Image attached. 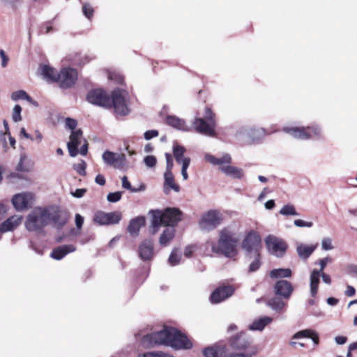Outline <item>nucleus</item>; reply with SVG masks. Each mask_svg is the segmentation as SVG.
Returning a JSON list of instances; mask_svg holds the SVG:
<instances>
[{
  "mask_svg": "<svg viewBox=\"0 0 357 357\" xmlns=\"http://www.w3.org/2000/svg\"><path fill=\"white\" fill-rule=\"evenodd\" d=\"M257 354V348L251 347L249 350L245 353H239L231 354L228 357H252Z\"/></svg>",
  "mask_w": 357,
  "mask_h": 357,
  "instance_id": "obj_41",
  "label": "nucleus"
},
{
  "mask_svg": "<svg viewBox=\"0 0 357 357\" xmlns=\"http://www.w3.org/2000/svg\"><path fill=\"white\" fill-rule=\"evenodd\" d=\"M167 123L178 130L183 131H189L190 128L186 124L185 121L176 116H168L166 119Z\"/></svg>",
  "mask_w": 357,
  "mask_h": 357,
  "instance_id": "obj_26",
  "label": "nucleus"
},
{
  "mask_svg": "<svg viewBox=\"0 0 357 357\" xmlns=\"http://www.w3.org/2000/svg\"><path fill=\"white\" fill-rule=\"evenodd\" d=\"M47 211L49 213V223L52 222L54 227L60 229L68 222V215L61 211L58 207L47 206Z\"/></svg>",
  "mask_w": 357,
  "mask_h": 357,
  "instance_id": "obj_13",
  "label": "nucleus"
},
{
  "mask_svg": "<svg viewBox=\"0 0 357 357\" xmlns=\"http://www.w3.org/2000/svg\"><path fill=\"white\" fill-rule=\"evenodd\" d=\"M222 220V215L219 211L211 210L202 215L199 225L202 230L209 231L220 225Z\"/></svg>",
  "mask_w": 357,
  "mask_h": 357,
  "instance_id": "obj_7",
  "label": "nucleus"
},
{
  "mask_svg": "<svg viewBox=\"0 0 357 357\" xmlns=\"http://www.w3.org/2000/svg\"><path fill=\"white\" fill-rule=\"evenodd\" d=\"M181 255L176 248H174L169 257L168 261L171 266H176L180 262Z\"/></svg>",
  "mask_w": 357,
  "mask_h": 357,
  "instance_id": "obj_39",
  "label": "nucleus"
},
{
  "mask_svg": "<svg viewBox=\"0 0 357 357\" xmlns=\"http://www.w3.org/2000/svg\"><path fill=\"white\" fill-rule=\"evenodd\" d=\"M82 10H83L84 15L88 19H90L93 16V9L89 4H84L82 7Z\"/></svg>",
  "mask_w": 357,
  "mask_h": 357,
  "instance_id": "obj_52",
  "label": "nucleus"
},
{
  "mask_svg": "<svg viewBox=\"0 0 357 357\" xmlns=\"http://www.w3.org/2000/svg\"><path fill=\"white\" fill-rule=\"evenodd\" d=\"M0 56L1 59V66L5 68L8 64L9 59L3 50H0Z\"/></svg>",
  "mask_w": 357,
  "mask_h": 357,
  "instance_id": "obj_58",
  "label": "nucleus"
},
{
  "mask_svg": "<svg viewBox=\"0 0 357 357\" xmlns=\"http://www.w3.org/2000/svg\"><path fill=\"white\" fill-rule=\"evenodd\" d=\"M102 158L107 165L112 166L116 169L123 170L128 167L126 157L123 153L105 151L102 155Z\"/></svg>",
  "mask_w": 357,
  "mask_h": 357,
  "instance_id": "obj_9",
  "label": "nucleus"
},
{
  "mask_svg": "<svg viewBox=\"0 0 357 357\" xmlns=\"http://www.w3.org/2000/svg\"><path fill=\"white\" fill-rule=\"evenodd\" d=\"M239 135H247L252 142H255L264 137L267 133L263 128H245L241 130Z\"/></svg>",
  "mask_w": 357,
  "mask_h": 357,
  "instance_id": "obj_25",
  "label": "nucleus"
},
{
  "mask_svg": "<svg viewBox=\"0 0 357 357\" xmlns=\"http://www.w3.org/2000/svg\"><path fill=\"white\" fill-rule=\"evenodd\" d=\"M57 75V82L64 89L71 87L77 79V73L73 68H63Z\"/></svg>",
  "mask_w": 357,
  "mask_h": 357,
  "instance_id": "obj_15",
  "label": "nucleus"
},
{
  "mask_svg": "<svg viewBox=\"0 0 357 357\" xmlns=\"http://www.w3.org/2000/svg\"><path fill=\"white\" fill-rule=\"evenodd\" d=\"M195 250V245H188L185 249L184 255L186 257H191L192 252Z\"/></svg>",
  "mask_w": 357,
  "mask_h": 357,
  "instance_id": "obj_63",
  "label": "nucleus"
},
{
  "mask_svg": "<svg viewBox=\"0 0 357 357\" xmlns=\"http://www.w3.org/2000/svg\"><path fill=\"white\" fill-rule=\"evenodd\" d=\"M40 70L42 75L47 81L57 82V75L59 73L55 69L45 65L41 66Z\"/></svg>",
  "mask_w": 357,
  "mask_h": 357,
  "instance_id": "obj_31",
  "label": "nucleus"
},
{
  "mask_svg": "<svg viewBox=\"0 0 357 357\" xmlns=\"http://www.w3.org/2000/svg\"><path fill=\"white\" fill-rule=\"evenodd\" d=\"M273 319L270 317H262L254 320V321L249 326V329L251 331H261L264 328L270 324Z\"/></svg>",
  "mask_w": 357,
  "mask_h": 357,
  "instance_id": "obj_30",
  "label": "nucleus"
},
{
  "mask_svg": "<svg viewBox=\"0 0 357 357\" xmlns=\"http://www.w3.org/2000/svg\"><path fill=\"white\" fill-rule=\"evenodd\" d=\"M22 107L19 105H15L13 110V114H12V119L13 121L15 122H19L22 120Z\"/></svg>",
  "mask_w": 357,
  "mask_h": 357,
  "instance_id": "obj_43",
  "label": "nucleus"
},
{
  "mask_svg": "<svg viewBox=\"0 0 357 357\" xmlns=\"http://www.w3.org/2000/svg\"><path fill=\"white\" fill-rule=\"evenodd\" d=\"M76 248L73 245H63L59 246L56 248H54L50 256L52 258L56 259V260H61L63 259L66 255L70 252H73L75 251Z\"/></svg>",
  "mask_w": 357,
  "mask_h": 357,
  "instance_id": "obj_24",
  "label": "nucleus"
},
{
  "mask_svg": "<svg viewBox=\"0 0 357 357\" xmlns=\"http://www.w3.org/2000/svg\"><path fill=\"white\" fill-rule=\"evenodd\" d=\"M261 247V236L257 231L253 230H251L245 235L241 243L242 249L248 253L252 252L259 253Z\"/></svg>",
  "mask_w": 357,
  "mask_h": 357,
  "instance_id": "obj_11",
  "label": "nucleus"
},
{
  "mask_svg": "<svg viewBox=\"0 0 357 357\" xmlns=\"http://www.w3.org/2000/svg\"><path fill=\"white\" fill-rule=\"evenodd\" d=\"M347 272L353 275L354 277L357 278V265L351 264L347 267Z\"/></svg>",
  "mask_w": 357,
  "mask_h": 357,
  "instance_id": "obj_59",
  "label": "nucleus"
},
{
  "mask_svg": "<svg viewBox=\"0 0 357 357\" xmlns=\"http://www.w3.org/2000/svg\"><path fill=\"white\" fill-rule=\"evenodd\" d=\"M250 342V338L242 332L231 339V345L235 349L245 350L248 348Z\"/></svg>",
  "mask_w": 357,
  "mask_h": 357,
  "instance_id": "obj_22",
  "label": "nucleus"
},
{
  "mask_svg": "<svg viewBox=\"0 0 357 357\" xmlns=\"http://www.w3.org/2000/svg\"><path fill=\"white\" fill-rule=\"evenodd\" d=\"M321 248L324 250H331L333 248L332 241L330 238H324L321 241Z\"/></svg>",
  "mask_w": 357,
  "mask_h": 357,
  "instance_id": "obj_50",
  "label": "nucleus"
},
{
  "mask_svg": "<svg viewBox=\"0 0 357 357\" xmlns=\"http://www.w3.org/2000/svg\"><path fill=\"white\" fill-rule=\"evenodd\" d=\"M128 93L126 91L116 89L112 93L111 104H113L116 113L119 115H127L130 110L127 105Z\"/></svg>",
  "mask_w": 357,
  "mask_h": 357,
  "instance_id": "obj_8",
  "label": "nucleus"
},
{
  "mask_svg": "<svg viewBox=\"0 0 357 357\" xmlns=\"http://www.w3.org/2000/svg\"><path fill=\"white\" fill-rule=\"evenodd\" d=\"M109 79L114 80L118 83H122L123 80V77L121 75L116 74L114 73L109 74Z\"/></svg>",
  "mask_w": 357,
  "mask_h": 357,
  "instance_id": "obj_60",
  "label": "nucleus"
},
{
  "mask_svg": "<svg viewBox=\"0 0 357 357\" xmlns=\"http://www.w3.org/2000/svg\"><path fill=\"white\" fill-rule=\"evenodd\" d=\"M333 261L332 258L329 257H326L325 258L321 259L319 260L318 264L320 266L319 270L318 271H320L321 273L324 272V270L325 269L326 265L328 263H331Z\"/></svg>",
  "mask_w": 357,
  "mask_h": 357,
  "instance_id": "obj_48",
  "label": "nucleus"
},
{
  "mask_svg": "<svg viewBox=\"0 0 357 357\" xmlns=\"http://www.w3.org/2000/svg\"><path fill=\"white\" fill-rule=\"evenodd\" d=\"M321 277V272L317 269H314L310 276V294L312 297H315L318 292L319 278Z\"/></svg>",
  "mask_w": 357,
  "mask_h": 357,
  "instance_id": "obj_27",
  "label": "nucleus"
},
{
  "mask_svg": "<svg viewBox=\"0 0 357 357\" xmlns=\"http://www.w3.org/2000/svg\"><path fill=\"white\" fill-rule=\"evenodd\" d=\"M34 195L31 192H22L13 196L12 204L19 211L28 208L32 204Z\"/></svg>",
  "mask_w": 357,
  "mask_h": 357,
  "instance_id": "obj_16",
  "label": "nucleus"
},
{
  "mask_svg": "<svg viewBox=\"0 0 357 357\" xmlns=\"http://www.w3.org/2000/svg\"><path fill=\"white\" fill-rule=\"evenodd\" d=\"M205 159L212 165H219L220 169L227 176L236 178H241L243 176V172L241 169L229 165L231 162V158L228 153L224 154L220 158L210 154H206Z\"/></svg>",
  "mask_w": 357,
  "mask_h": 357,
  "instance_id": "obj_6",
  "label": "nucleus"
},
{
  "mask_svg": "<svg viewBox=\"0 0 357 357\" xmlns=\"http://www.w3.org/2000/svg\"><path fill=\"white\" fill-rule=\"evenodd\" d=\"M165 158L167 162V169L165 172H172V169L173 167V160L172 158V155L170 153H165Z\"/></svg>",
  "mask_w": 357,
  "mask_h": 357,
  "instance_id": "obj_54",
  "label": "nucleus"
},
{
  "mask_svg": "<svg viewBox=\"0 0 357 357\" xmlns=\"http://www.w3.org/2000/svg\"><path fill=\"white\" fill-rule=\"evenodd\" d=\"M280 214L282 215H293V216H297L299 214L296 211L294 206L291 204H287L284 205L282 207V208L280 211Z\"/></svg>",
  "mask_w": 357,
  "mask_h": 357,
  "instance_id": "obj_38",
  "label": "nucleus"
},
{
  "mask_svg": "<svg viewBox=\"0 0 357 357\" xmlns=\"http://www.w3.org/2000/svg\"><path fill=\"white\" fill-rule=\"evenodd\" d=\"M152 233L155 234L161 225L174 227L182 219V212L177 208H167L164 211H151Z\"/></svg>",
  "mask_w": 357,
  "mask_h": 357,
  "instance_id": "obj_3",
  "label": "nucleus"
},
{
  "mask_svg": "<svg viewBox=\"0 0 357 357\" xmlns=\"http://www.w3.org/2000/svg\"><path fill=\"white\" fill-rule=\"evenodd\" d=\"M194 130L201 134L208 137L215 136V114L208 107L205 109L204 117H196L192 121Z\"/></svg>",
  "mask_w": 357,
  "mask_h": 357,
  "instance_id": "obj_5",
  "label": "nucleus"
},
{
  "mask_svg": "<svg viewBox=\"0 0 357 357\" xmlns=\"http://www.w3.org/2000/svg\"><path fill=\"white\" fill-rule=\"evenodd\" d=\"M47 206L36 207L27 215L24 223L29 231L41 232L49 224Z\"/></svg>",
  "mask_w": 357,
  "mask_h": 357,
  "instance_id": "obj_4",
  "label": "nucleus"
},
{
  "mask_svg": "<svg viewBox=\"0 0 357 357\" xmlns=\"http://www.w3.org/2000/svg\"><path fill=\"white\" fill-rule=\"evenodd\" d=\"M75 169L77 171V173H79L80 175L84 176L86 175V163L84 162H82L79 164H77L75 167Z\"/></svg>",
  "mask_w": 357,
  "mask_h": 357,
  "instance_id": "obj_55",
  "label": "nucleus"
},
{
  "mask_svg": "<svg viewBox=\"0 0 357 357\" xmlns=\"http://www.w3.org/2000/svg\"><path fill=\"white\" fill-rule=\"evenodd\" d=\"M203 354L205 357H216L218 355L216 349H215L213 347H207L206 348Z\"/></svg>",
  "mask_w": 357,
  "mask_h": 357,
  "instance_id": "obj_53",
  "label": "nucleus"
},
{
  "mask_svg": "<svg viewBox=\"0 0 357 357\" xmlns=\"http://www.w3.org/2000/svg\"><path fill=\"white\" fill-rule=\"evenodd\" d=\"M83 223H84L83 217L81 215H79V213H77L75 215V225H76L77 228L81 229Z\"/></svg>",
  "mask_w": 357,
  "mask_h": 357,
  "instance_id": "obj_61",
  "label": "nucleus"
},
{
  "mask_svg": "<svg viewBox=\"0 0 357 357\" xmlns=\"http://www.w3.org/2000/svg\"><path fill=\"white\" fill-rule=\"evenodd\" d=\"M292 271L290 268H275L273 269L269 275L273 279L291 278Z\"/></svg>",
  "mask_w": 357,
  "mask_h": 357,
  "instance_id": "obj_34",
  "label": "nucleus"
},
{
  "mask_svg": "<svg viewBox=\"0 0 357 357\" xmlns=\"http://www.w3.org/2000/svg\"><path fill=\"white\" fill-rule=\"evenodd\" d=\"M142 345L146 348L153 347L157 344L169 346L172 348L190 349L192 344L188 337L174 328L165 327L163 330L144 335Z\"/></svg>",
  "mask_w": 357,
  "mask_h": 357,
  "instance_id": "obj_2",
  "label": "nucleus"
},
{
  "mask_svg": "<svg viewBox=\"0 0 357 357\" xmlns=\"http://www.w3.org/2000/svg\"><path fill=\"white\" fill-rule=\"evenodd\" d=\"M164 178V192L165 194H168L170 190H173L176 192H179L180 188L175 183L174 178L172 172H165Z\"/></svg>",
  "mask_w": 357,
  "mask_h": 357,
  "instance_id": "obj_28",
  "label": "nucleus"
},
{
  "mask_svg": "<svg viewBox=\"0 0 357 357\" xmlns=\"http://www.w3.org/2000/svg\"><path fill=\"white\" fill-rule=\"evenodd\" d=\"M158 351L157 352H146L144 354H139L138 357H158Z\"/></svg>",
  "mask_w": 357,
  "mask_h": 357,
  "instance_id": "obj_64",
  "label": "nucleus"
},
{
  "mask_svg": "<svg viewBox=\"0 0 357 357\" xmlns=\"http://www.w3.org/2000/svg\"><path fill=\"white\" fill-rule=\"evenodd\" d=\"M265 242L268 251L278 257H282L287 250L286 243L282 239L274 236H267Z\"/></svg>",
  "mask_w": 357,
  "mask_h": 357,
  "instance_id": "obj_12",
  "label": "nucleus"
},
{
  "mask_svg": "<svg viewBox=\"0 0 357 357\" xmlns=\"http://www.w3.org/2000/svg\"><path fill=\"white\" fill-rule=\"evenodd\" d=\"M82 139V132L81 130L72 131L70 141L67 144L69 154L71 157H75L77 155V146L80 144Z\"/></svg>",
  "mask_w": 357,
  "mask_h": 357,
  "instance_id": "obj_19",
  "label": "nucleus"
},
{
  "mask_svg": "<svg viewBox=\"0 0 357 357\" xmlns=\"http://www.w3.org/2000/svg\"><path fill=\"white\" fill-rule=\"evenodd\" d=\"M158 135V132L156 130H147L144 132V138L149 140Z\"/></svg>",
  "mask_w": 357,
  "mask_h": 357,
  "instance_id": "obj_57",
  "label": "nucleus"
},
{
  "mask_svg": "<svg viewBox=\"0 0 357 357\" xmlns=\"http://www.w3.org/2000/svg\"><path fill=\"white\" fill-rule=\"evenodd\" d=\"M22 220V215H15L8 218L6 220L1 224L0 231L1 233H6L14 230L20 225Z\"/></svg>",
  "mask_w": 357,
  "mask_h": 357,
  "instance_id": "obj_21",
  "label": "nucleus"
},
{
  "mask_svg": "<svg viewBox=\"0 0 357 357\" xmlns=\"http://www.w3.org/2000/svg\"><path fill=\"white\" fill-rule=\"evenodd\" d=\"M218 236L217 243L207 242L211 247L212 252L229 258L236 257L238 252V248L241 236V225L236 222L231 223L219 230Z\"/></svg>",
  "mask_w": 357,
  "mask_h": 357,
  "instance_id": "obj_1",
  "label": "nucleus"
},
{
  "mask_svg": "<svg viewBox=\"0 0 357 357\" xmlns=\"http://www.w3.org/2000/svg\"><path fill=\"white\" fill-rule=\"evenodd\" d=\"M175 229L173 227L166 228L160 237V243L161 245L166 246L174 238Z\"/></svg>",
  "mask_w": 357,
  "mask_h": 357,
  "instance_id": "obj_33",
  "label": "nucleus"
},
{
  "mask_svg": "<svg viewBox=\"0 0 357 357\" xmlns=\"http://www.w3.org/2000/svg\"><path fill=\"white\" fill-rule=\"evenodd\" d=\"M11 98L13 100H18L20 99L26 100L28 101L31 100V97L24 91L22 90L13 92L11 95Z\"/></svg>",
  "mask_w": 357,
  "mask_h": 357,
  "instance_id": "obj_40",
  "label": "nucleus"
},
{
  "mask_svg": "<svg viewBox=\"0 0 357 357\" xmlns=\"http://www.w3.org/2000/svg\"><path fill=\"white\" fill-rule=\"evenodd\" d=\"M315 246L299 244L296 248L298 255L303 259H307L314 251Z\"/></svg>",
  "mask_w": 357,
  "mask_h": 357,
  "instance_id": "obj_32",
  "label": "nucleus"
},
{
  "mask_svg": "<svg viewBox=\"0 0 357 357\" xmlns=\"http://www.w3.org/2000/svg\"><path fill=\"white\" fill-rule=\"evenodd\" d=\"M190 159H185L183 160V162L182 164L181 167V174L183 176V178L184 180H187L188 178V174L187 173V169L190 165Z\"/></svg>",
  "mask_w": 357,
  "mask_h": 357,
  "instance_id": "obj_45",
  "label": "nucleus"
},
{
  "mask_svg": "<svg viewBox=\"0 0 357 357\" xmlns=\"http://www.w3.org/2000/svg\"><path fill=\"white\" fill-rule=\"evenodd\" d=\"M268 305L276 312H281L285 306V303L279 298H273L268 301Z\"/></svg>",
  "mask_w": 357,
  "mask_h": 357,
  "instance_id": "obj_36",
  "label": "nucleus"
},
{
  "mask_svg": "<svg viewBox=\"0 0 357 357\" xmlns=\"http://www.w3.org/2000/svg\"><path fill=\"white\" fill-rule=\"evenodd\" d=\"M86 192V190L84 188L77 189L75 192H72V195L77 198H81L84 195Z\"/></svg>",
  "mask_w": 357,
  "mask_h": 357,
  "instance_id": "obj_62",
  "label": "nucleus"
},
{
  "mask_svg": "<svg viewBox=\"0 0 357 357\" xmlns=\"http://www.w3.org/2000/svg\"><path fill=\"white\" fill-rule=\"evenodd\" d=\"M121 218L119 212L105 213L102 211L97 212L94 215V222L100 225H111L118 223Z\"/></svg>",
  "mask_w": 357,
  "mask_h": 357,
  "instance_id": "obj_17",
  "label": "nucleus"
},
{
  "mask_svg": "<svg viewBox=\"0 0 357 357\" xmlns=\"http://www.w3.org/2000/svg\"><path fill=\"white\" fill-rule=\"evenodd\" d=\"M145 225V218L142 216L132 219L128 227V232L133 236L139 234L140 228Z\"/></svg>",
  "mask_w": 357,
  "mask_h": 357,
  "instance_id": "obj_29",
  "label": "nucleus"
},
{
  "mask_svg": "<svg viewBox=\"0 0 357 357\" xmlns=\"http://www.w3.org/2000/svg\"><path fill=\"white\" fill-rule=\"evenodd\" d=\"M87 100L91 104L104 107L111 106V100L109 96L102 89L91 91L87 95Z\"/></svg>",
  "mask_w": 357,
  "mask_h": 357,
  "instance_id": "obj_14",
  "label": "nucleus"
},
{
  "mask_svg": "<svg viewBox=\"0 0 357 357\" xmlns=\"http://www.w3.org/2000/svg\"><path fill=\"white\" fill-rule=\"evenodd\" d=\"M293 290L294 288L292 284L287 280H278L274 286L275 294L279 295L284 298H289L291 296Z\"/></svg>",
  "mask_w": 357,
  "mask_h": 357,
  "instance_id": "obj_20",
  "label": "nucleus"
},
{
  "mask_svg": "<svg viewBox=\"0 0 357 357\" xmlns=\"http://www.w3.org/2000/svg\"><path fill=\"white\" fill-rule=\"evenodd\" d=\"M26 159V156L25 155H21L20 161L17 165L16 169L19 172H26L28 171V168L25 167L23 165L24 160Z\"/></svg>",
  "mask_w": 357,
  "mask_h": 357,
  "instance_id": "obj_51",
  "label": "nucleus"
},
{
  "mask_svg": "<svg viewBox=\"0 0 357 357\" xmlns=\"http://www.w3.org/2000/svg\"><path fill=\"white\" fill-rule=\"evenodd\" d=\"M295 226L298 227H308L310 228L313 226L312 222H307L301 219H297L294 221Z\"/></svg>",
  "mask_w": 357,
  "mask_h": 357,
  "instance_id": "obj_47",
  "label": "nucleus"
},
{
  "mask_svg": "<svg viewBox=\"0 0 357 357\" xmlns=\"http://www.w3.org/2000/svg\"><path fill=\"white\" fill-rule=\"evenodd\" d=\"M139 255L144 261L149 260L153 255V241L150 239L144 240L139 248Z\"/></svg>",
  "mask_w": 357,
  "mask_h": 357,
  "instance_id": "obj_23",
  "label": "nucleus"
},
{
  "mask_svg": "<svg viewBox=\"0 0 357 357\" xmlns=\"http://www.w3.org/2000/svg\"><path fill=\"white\" fill-rule=\"evenodd\" d=\"M260 266L259 254L257 253V258L250 265L249 271L255 272L259 268Z\"/></svg>",
  "mask_w": 357,
  "mask_h": 357,
  "instance_id": "obj_49",
  "label": "nucleus"
},
{
  "mask_svg": "<svg viewBox=\"0 0 357 357\" xmlns=\"http://www.w3.org/2000/svg\"><path fill=\"white\" fill-rule=\"evenodd\" d=\"M234 292L232 286H222L217 288L211 295L210 300L212 303H220L230 297Z\"/></svg>",
  "mask_w": 357,
  "mask_h": 357,
  "instance_id": "obj_18",
  "label": "nucleus"
},
{
  "mask_svg": "<svg viewBox=\"0 0 357 357\" xmlns=\"http://www.w3.org/2000/svg\"><path fill=\"white\" fill-rule=\"evenodd\" d=\"M121 180L123 188L129 190L132 192L144 191L146 189V187L144 184H141L138 188H132L130 183L128 181V178L126 176H123Z\"/></svg>",
  "mask_w": 357,
  "mask_h": 357,
  "instance_id": "obj_37",
  "label": "nucleus"
},
{
  "mask_svg": "<svg viewBox=\"0 0 357 357\" xmlns=\"http://www.w3.org/2000/svg\"><path fill=\"white\" fill-rule=\"evenodd\" d=\"M66 127L70 129L74 130L77 126V121L70 118H67L65 121Z\"/></svg>",
  "mask_w": 357,
  "mask_h": 357,
  "instance_id": "obj_56",
  "label": "nucleus"
},
{
  "mask_svg": "<svg viewBox=\"0 0 357 357\" xmlns=\"http://www.w3.org/2000/svg\"><path fill=\"white\" fill-rule=\"evenodd\" d=\"M314 331L311 329H305L301 331L297 332L293 335V339H299L303 337H309L313 335Z\"/></svg>",
  "mask_w": 357,
  "mask_h": 357,
  "instance_id": "obj_42",
  "label": "nucleus"
},
{
  "mask_svg": "<svg viewBox=\"0 0 357 357\" xmlns=\"http://www.w3.org/2000/svg\"><path fill=\"white\" fill-rule=\"evenodd\" d=\"M185 149L184 147L180 145H175L173 149V153L176 161L179 164H183V160L185 159H190L189 158L184 157V153Z\"/></svg>",
  "mask_w": 357,
  "mask_h": 357,
  "instance_id": "obj_35",
  "label": "nucleus"
},
{
  "mask_svg": "<svg viewBox=\"0 0 357 357\" xmlns=\"http://www.w3.org/2000/svg\"><path fill=\"white\" fill-rule=\"evenodd\" d=\"M283 130L291 135L295 138L300 139H307L312 138L316 136H319L321 133V130L318 127H307V128H298V127H284Z\"/></svg>",
  "mask_w": 357,
  "mask_h": 357,
  "instance_id": "obj_10",
  "label": "nucleus"
},
{
  "mask_svg": "<svg viewBox=\"0 0 357 357\" xmlns=\"http://www.w3.org/2000/svg\"><path fill=\"white\" fill-rule=\"evenodd\" d=\"M144 162L148 167L151 168L155 166L157 160L153 155H147L144 158Z\"/></svg>",
  "mask_w": 357,
  "mask_h": 357,
  "instance_id": "obj_46",
  "label": "nucleus"
},
{
  "mask_svg": "<svg viewBox=\"0 0 357 357\" xmlns=\"http://www.w3.org/2000/svg\"><path fill=\"white\" fill-rule=\"evenodd\" d=\"M122 192L120 191L109 192L107 195V199L108 202L115 203L119 201L121 199Z\"/></svg>",
  "mask_w": 357,
  "mask_h": 357,
  "instance_id": "obj_44",
  "label": "nucleus"
}]
</instances>
